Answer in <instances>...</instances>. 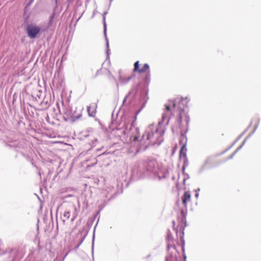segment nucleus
<instances>
[{
  "label": "nucleus",
  "instance_id": "f257e3e1",
  "mask_svg": "<svg viewBox=\"0 0 261 261\" xmlns=\"http://www.w3.org/2000/svg\"><path fill=\"white\" fill-rule=\"evenodd\" d=\"M181 98H177L174 100H170L169 104H166L165 114L162 116V120L164 121L166 119H170L172 115H176L177 116L178 122L180 124L182 121L183 116L187 125H188L190 121L189 116L185 113L184 110V104Z\"/></svg>",
  "mask_w": 261,
  "mask_h": 261
},
{
  "label": "nucleus",
  "instance_id": "f03ea898",
  "mask_svg": "<svg viewBox=\"0 0 261 261\" xmlns=\"http://www.w3.org/2000/svg\"><path fill=\"white\" fill-rule=\"evenodd\" d=\"M160 135L158 131V129H155L154 131L152 130V126H149V130L143 135V137H146V139L150 141L152 144H156L160 143L159 137Z\"/></svg>",
  "mask_w": 261,
  "mask_h": 261
},
{
  "label": "nucleus",
  "instance_id": "7ed1b4c3",
  "mask_svg": "<svg viewBox=\"0 0 261 261\" xmlns=\"http://www.w3.org/2000/svg\"><path fill=\"white\" fill-rule=\"evenodd\" d=\"M28 36L30 38H35L41 31L40 27L38 25L29 23L26 28Z\"/></svg>",
  "mask_w": 261,
  "mask_h": 261
},
{
  "label": "nucleus",
  "instance_id": "20e7f679",
  "mask_svg": "<svg viewBox=\"0 0 261 261\" xmlns=\"http://www.w3.org/2000/svg\"><path fill=\"white\" fill-rule=\"evenodd\" d=\"M191 195L189 191L185 192L181 197V202L183 204L184 209L181 210V214L182 216L185 218L187 214V211L188 208V203L191 201Z\"/></svg>",
  "mask_w": 261,
  "mask_h": 261
},
{
  "label": "nucleus",
  "instance_id": "39448f33",
  "mask_svg": "<svg viewBox=\"0 0 261 261\" xmlns=\"http://www.w3.org/2000/svg\"><path fill=\"white\" fill-rule=\"evenodd\" d=\"M139 66V61H136L134 64L133 71L138 72L139 74H142V73L149 74V65L148 64H144L141 67H140Z\"/></svg>",
  "mask_w": 261,
  "mask_h": 261
},
{
  "label": "nucleus",
  "instance_id": "423d86ee",
  "mask_svg": "<svg viewBox=\"0 0 261 261\" xmlns=\"http://www.w3.org/2000/svg\"><path fill=\"white\" fill-rule=\"evenodd\" d=\"M215 166L214 160L211 158H208L204 161V163L202 166V168L203 169H205L207 168H213V167Z\"/></svg>",
  "mask_w": 261,
  "mask_h": 261
},
{
  "label": "nucleus",
  "instance_id": "0eeeda50",
  "mask_svg": "<svg viewBox=\"0 0 261 261\" xmlns=\"http://www.w3.org/2000/svg\"><path fill=\"white\" fill-rule=\"evenodd\" d=\"M179 143L181 145V146H184V147H186L187 144V138L186 135L183 134H181L179 137Z\"/></svg>",
  "mask_w": 261,
  "mask_h": 261
},
{
  "label": "nucleus",
  "instance_id": "6e6552de",
  "mask_svg": "<svg viewBox=\"0 0 261 261\" xmlns=\"http://www.w3.org/2000/svg\"><path fill=\"white\" fill-rule=\"evenodd\" d=\"M147 164L148 165V169L149 170H152L155 167L157 164V161L154 159L149 160L148 161Z\"/></svg>",
  "mask_w": 261,
  "mask_h": 261
},
{
  "label": "nucleus",
  "instance_id": "1a4fd4ad",
  "mask_svg": "<svg viewBox=\"0 0 261 261\" xmlns=\"http://www.w3.org/2000/svg\"><path fill=\"white\" fill-rule=\"evenodd\" d=\"M87 111L90 116H94L95 115V107L94 106H89L87 107Z\"/></svg>",
  "mask_w": 261,
  "mask_h": 261
},
{
  "label": "nucleus",
  "instance_id": "9d476101",
  "mask_svg": "<svg viewBox=\"0 0 261 261\" xmlns=\"http://www.w3.org/2000/svg\"><path fill=\"white\" fill-rule=\"evenodd\" d=\"M187 150V149H186V147H184V146H181V147L180 149V151H179V158H185V156H186V151Z\"/></svg>",
  "mask_w": 261,
  "mask_h": 261
},
{
  "label": "nucleus",
  "instance_id": "9b49d317",
  "mask_svg": "<svg viewBox=\"0 0 261 261\" xmlns=\"http://www.w3.org/2000/svg\"><path fill=\"white\" fill-rule=\"evenodd\" d=\"M235 154V152H233V153H232L231 154H230V155H229L228 156V158H226L224 160L226 161V160H227L228 159H232L233 155Z\"/></svg>",
  "mask_w": 261,
  "mask_h": 261
},
{
  "label": "nucleus",
  "instance_id": "f8f14e48",
  "mask_svg": "<svg viewBox=\"0 0 261 261\" xmlns=\"http://www.w3.org/2000/svg\"><path fill=\"white\" fill-rule=\"evenodd\" d=\"M64 216L65 217H67V218H69V212H67L64 213Z\"/></svg>",
  "mask_w": 261,
  "mask_h": 261
}]
</instances>
